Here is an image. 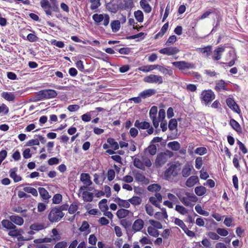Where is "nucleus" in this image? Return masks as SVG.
<instances>
[{
	"mask_svg": "<svg viewBox=\"0 0 248 248\" xmlns=\"http://www.w3.org/2000/svg\"><path fill=\"white\" fill-rule=\"evenodd\" d=\"M45 225L43 223H35L31 224L30 228L32 230L40 231L45 229Z\"/></svg>",
	"mask_w": 248,
	"mask_h": 248,
	"instance_id": "nucleus-36",
	"label": "nucleus"
},
{
	"mask_svg": "<svg viewBox=\"0 0 248 248\" xmlns=\"http://www.w3.org/2000/svg\"><path fill=\"white\" fill-rule=\"evenodd\" d=\"M10 219L13 223H15L17 225L21 226L24 223V219L22 217L16 216V215H12L9 217Z\"/></svg>",
	"mask_w": 248,
	"mask_h": 248,
	"instance_id": "nucleus-17",
	"label": "nucleus"
},
{
	"mask_svg": "<svg viewBox=\"0 0 248 248\" xmlns=\"http://www.w3.org/2000/svg\"><path fill=\"white\" fill-rule=\"evenodd\" d=\"M135 127L139 129H146L150 127V124L147 122H140L139 120H136L134 124Z\"/></svg>",
	"mask_w": 248,
	"mask_h": 248,
	"instance_id": "nucleus-22",
	"label": "nucleus"
},
{
	"mask_svg": "<svg viewBox=\"0 0 248 248\" xmlns=\"http://www.w3.org/2000/svg\"><path fill=\"white\" fill-rule=\"evenodd\" d=\"M199 49L201 52L204 54L207 57L210 55L212 52L211 47L210 46H207L204 48H199Z\"/></svg>",
	"mask_w": 248,
	"mask_h": 248,
	"instance_id": "nucleus-51",
	"label": "nucleus"
},
{
	"mask_svg": "<svg viewBox=\"0 0 248 248\" xmlns=\"http://www.w3.org/2000/svg\"><path fill=\"white\" fill-rule=\"evenodd\" d=\"M149 223L154 227L159 229L162 228V225L160 222L152 219L149 220Z\"/></svg>",
	"mask_w": 248,
	"mask_h": 248,
	"instance_id": "nucleus-56",
	"label": "nucleus"
},
{
	"mask_svg": "<svg viewBox=\"0 0 248 248\" xmlns=\"http://www.w3.org/2000/svg\"><path fill=\"white\" fill-rule=\"evenodd\" d=\"M175 210L183 215L187 213V210L185 207L180 205H176Z\"/></svg>",
	"mask_w": 248,
	"mask_h": 248,
	"instance_id": "nucleus-52",
	"label": "nucleus"
},
{
	"mask_svg": "<svg viewBox=\"0 0 248 248\" xmlns=\"http://www.w3.org/2000/svg\"><path fill=\"white\" fill-rule=\"evenodd\" d=\"M229 53L231 55H233V59L232 61H231L229 62L226 63V64L229 67H231L234 64L235 61L236 60V53L234 50H232L230 51Z\"/></svg>",
	"mask_w": 248,
	"mask_h": 248,
	"instance_id": "nucleus-54",
	"label": "nucleus"
},
{
	"mask_svg": "<svg viewBox=\"0 0 248 248\" xmlns=\"http://www.w3.org/2000/svg\"><path fill=\"white\" fill-rule=\"evenodd\" d=\"M156 93V91L154 89H147L143 91L140 93L141 98H146L149 97Z\"/></svg>",
	"mask_w": 248,
	"mask_h": 248,
	"instance_id": "nucleus-19",
	"label": "nucleus"
},
{
	"mask_svg": "<svg viewBox=\"0 0 248 248\" xmlns=\"http://www.w3.org/2000/svg\"><path fill=\"white\" fill-rule=\"evenodd\" d=\"M216 231L218 234L222 236H226L228 234V232L225 229L218 228Z\"/></svg>",
	"mask_w": 248,
	"mask_h": 248,
	"instance_id": "nucleus-59",
	"label": "nucleus"
},
{
	"mask_svg": "<svg viewBox=\"0 0 248 248\" xmlns=\"http://www.w3.org/2000/svg\"><path fill=\"white\" fill-rule=\"evenodd\" d=\"M226 83L223 80H219L216 82V86L215 89L217 91L220 92L221 90H226L225 86Z\"/></svg>",
	"mask_w": 248,
	"mask_h": 248,
	"instance_id": "nucleus-24",
	"label": "nucleus"
},
{
	"mask_svg": "<svg viewBox=\"0 0 248 248\" xmlns=\"http://www.w3.org/2000/svg\"><path fill=\"white\" fill-rule=\"evenodd\" d=\"M241 158V155H240V153L239 152L238 154H235L234 155V157L232 160V163L234 165V166L237 169H240V165L239 163V160H240Z\"/></svg>",
	"mask_w": 248,
	"mask_h": 248,
	"instance_id": "nucleus-37",
	"label": "nucleus"
},
{
	"mask_svg": "<svg viewBox=\"0 0 248 248\" xmlns=\"http://www.w3.org/2000/svg\"><path fill=\"white\" fill-rule=\"evenodd\" d=\"M143 80L145 82L150 83L161 84L163 83V78L161 76L153 74L145 77Z\"/></svg>",
	"mask_w": 248,
	"mask_h": 248,
	"instance_id": "nucleus-6",
	"label": "nucleus"
},
{
	"mask_svg": "<svg viewBox=\"0 0 248 248\" xmlns=\"http://www.w3.org/2000/svg\"><path fill=\"white\" fill-rule=\"evenodd\" d=\"M115 172L112 169H110L108 171V181H112L115 177Z\"/></svg>",
	"mask_w": 248,
	"mask_h": 248,
	"instance_id": "nucleus-64",
	"label": "nucleus"
},
{
	"mask_svg": "<svg viewBox=\"0 0 248 248\" xmlns=\"http://www.w3.org/2000/svg\"><path fill=\"white\" fill-rule=\"evenodd\" d=\"M207 149L205 147H198L195 150V153L200 155H203L207 153Z\"/></svg>",
	"mask_w": 248,
	"mask_h": 248,
	"instance_id": "nucleus-53",
	"label": "nucleus"
},
{
	"mask_svg": "<svg viewBox=\"0 0 248 248\" xmlns=\"http://www.w3.org/2000/svg\"><path fill=\"white\" fill-rule=\"evenodd\" d=\"M173 155V153L169 150L158 154L155 160V166L157 167H162L167 162L168 158L172 157Z\"/></svg>",
	"mask_w": 248,
	"mask_h": 248,
	"instance_id": "nucleus-1",
	"label": "nucleus"
},
{
	"mask_svg": "<svg viewBox=\"0 0 248 248\" xmlns=\"http://www.w3.org/2000/svg\"><path fill=\"white\" fill-rule=\"evenodd\" d=\"M167 145L169 148L174 151L179 150L181 147L180 143L176 141L170 142L168 143Z\"/></svg>",
	"mask_w": 248,
	"mask_h": 248,
	"instance_id": "nucleus-31",
	"label": "nucleus"
},
{
	"mask_svg": "<svg viewBox=\"0 0 248 248\" xmlns=\"http://www.w3.org/2000/svg\"><path fill=\"white\" fill-rule=\"evenodd\" d=\"M2 226L7 230L16 229V226L13 223V222L7 219H3L1 221Z\"/></svg>",
	"mask_w": 248,
	"mask_h": 248,
	"instance_id": "nucleus-18",
	"label": "nucleus"
},
{
	"mask_svg": "<svg viewBox=\"0 0 248 248\" xmlns=\"http://www.w3.org/2000/svg\"><path fill=\"white\" fill-rule=\"evenodd\" d=\"M80 179L85 185L90 186L92 184V182L91 180V177L88 173H81Z\"/></svg>",
	"mask_w": 248,
	"mask_h": 248,
	"instance_id": "nucleus-13",
	"label": "nucleus"
},
{
	"mask_svg": "<svg viewBox=\"0 0 248 248\" xmlns=\"http://www.w3.org/2000/svg\"><path fill=\"white\" fill-rule=\"evenodd\" d=\"M168 66L165 67L164 66L160 65L158 70L165 76L169 75L171 76L173 75V71L171 69H169Z\"/></svg>",
	"mask_w": 248,
	"mask_h": 248,
	"instance_id": "nucleus-32",
	"label": "nucleus"
},
{
	"mask_svg": "<svg viewBox=\"0 0 248 248\" xmlns=\"http://www.w3.org/2000/svg\"><path fill=\"white\" fill-rule=\"evenodd\" d=\"M230 124L233 129L237 132L240 133L242 132V129L239 123L234 119H231Z\"/></svg>",
	"mask_w": 248,
	"mask_h": 248,
	"instance_id": "nucleus-25",
	"label": "nucleus"
},
{
	"mask_svg": "<svg viewBox=\"0 0 248 248\" xmlns=\"http://www.w3.org/2000/svg\"><path fill=\"white\" fill-rule=\"evenodd\" d=\"M91 2V8L95 9L100 5V0H90Z\"/></svg>",
	"mask_w": 248,
	"mask_h": 248,
	"instance_id": "nucleus-61",
	"label": "nucleus"
},
{
	"mask_svg": "<svg viewBox=\"0 0 248 248\" xmlns=\"http://www.w3.org/2000/svg\"><path fill=\"white\" fill-rule=\"evenodd\" d=\"M169 28V23H166L162 27L160 31L157 33L155 36V39H157L160 37H162L164 34L166 32Z\"/></svg>",
	"mask_w": 248,
	"mask_h": 248,
	"instance_id": "nucleus-30",
	"label": "nucleus"
},
{
	"mask_svg": "<svg viewBox=\"0 0 248 248\" xmlns=\"http://www.w3.org/2000/svg\"><path fill=\"white\" fill-rule=\"evenodd\" d=\"M129 202L134 205H140L141 202V199L138 196H134L128 200Z\"/></svg>",
	"mask_w": 248,
	"mask_h": 248,
	"instance_id": "nucleus-41",
	"label": "nucleus"
},
{
	"mask_svg": "<svg viewBox=\"0 0 248 248\" xmlns=\"http://www.w3.org/2000/svg\"><path fill=\"white\" fill-rule=\"evenodd\" d=\"M179 198L180 201L186 206H192L193 205L191 204V202L189 201V199L186 196V197H181L178 194L177 195Z\"/></svg>",
	"mask_w": 248,
	"mask_h": 248,
	"instance_id": "nucleus-43",
	"label": "nucleus"
},
{
	"mask_svg": "<svg viewBox=\"0 0 248 248\" xmlns=\"http://www.w3.org/2000/svg\"><path fill=\"white\" fill-rule=\"evenodd\" d=\"M225 48L223 47H217L215 49L212 55V58L215 61H218L221 59L222 53L224 51Z\"/></svg>",
	"mask_w": 248,
	"mask_h": 248,
	"instance_id": "nucleus-11",
	"label": "nucleus"
},
{
	"mask_svg": "<svg viewBox=\"0 0 248 248\" xmlns=\"http://www.w3.org/2000/svg\"><path fill=\"white\" fill-rule=\"evenodd\" d=\"M106 8L110 12L115 13L118 10V5L111 2L106 4Z\"/></svg>",
	"mask_w": 248,
	"mask_h": 248,
	"instance_id": "nucleus-34",
	"label": "nucleus"
},
{
	"mask_svg": "<svg viewBox=\"0 0 248 248\" xmlns=\"http://www.w3.org/2000/svg\"><path fill=\"white\" fill-rule=\"evenodd\" d=\"M82 197L84 202H91L93 201V193L90 192L83 191L82 193Z\"/></svg>",
	"mask_w": 248,
	"mask_h": 248,
	"instance_id": "nucleus-33",
	"label": "nucleus"
},
{
	"mask_svg": "<svg viewBox=\"0 0 248 248\" xmlns=\"http://www.w3.org/2000/svg\"><path fill=\"white\" fill-rule=\"evenodd\" d=\"M201 95L202 100L206 105L211 102L215 98V94L211 90L203 91Z\"/></svg>",
	"mask_w": 248,
	"mask_h": 248,
	"instance_id": "nucleus-4",
	"label": "nucleus"
},
{
	"mask_svg": "<svg viewBox=\"0 0 248 248\" xmlns=\"http://www.w3.org/2000/svg\"><path fill=\"white\" fill-rule=\"evenodd\" d=\"M206 189L203 186H197L195 188V193L199 196H202L205 194Z\"/></svg>",
	"mask_w": 248,
	"mask_h": 248,
	"instance_id": "nucleus-35",
	"label": "nucleus"
},
{
	"mask_svg": "<svg viewBox=\"0 0 248 248\" xmlns=\"http://www.w3.org/2000/svg\"><path fill=\"white\" fill-rule=\"evenodd\" d=\"M64 213L61 212L57 208L54 207L50 210L47 218L50 223L58 222L64 217Z\"/></svg>",
	"mask_w": 248,
	"mask_h": 248,
	"instance_id": "nucleus-2",
	"label": "nucleus"
},
{
	"mask_svg": "<svg viewBox=\"0 0 248 248\" xmlns=\"http://www.w3.org/2000/svg\"><path fill=\"white\" fill-rule=\"evenodd\" d=\"M202 159L201 157H198L195 160V167L197 169H200L202 165Z\"/></svg>",
	"mask_w": 248,
	"mask_h": 248,
	"instance_id": "nucleus-62",
	"label": "nucleus"
},
{
	"mask_svg": "<svg viewBox=\"0 0 248 248\" xmlns=\"http://www.w3.org/2000/svg\"><path fill=\"white\" fill-rule=\"evenodd\" d=\"M130 213V211L124 208L118 210L116 213L117 217L119 218H123L127 217Z\"/></svg>",
	"mask_w": 248,
	"mask_h": 248,
	"instance_id": "nucleus-27",
	"label": "nucleus"
},
{
	"mask_svg": "<svg viewBox=\"0 0 248 248\" xmlns=\"http://www.w3.org/2000/svg\"><path fill=\"white\" fill-rule=\"evenodd\" d=\"M159 53L168 56L174 55L179 52V49L175 47H169L162 48L159 50Z\"/></svg>",
	"mask_w": 248,
	"mask_h": 248,
	"instance_id": "nucleus-9",
	"label": "nucleus"
},
{
	"mask_svg": "<svg viewBox=\"0 0 248 248\" xmlns=\"http://www.w3.org/2000/svg\"><path fill=\"white\" fill-rule=\"evenodd\" d=\"M51 44L59 48H63L64 46V44L63 42L60 41H58L56 40H52Z\"/></svg>",
	"mask_w": 248,
	"mask_h": 248,
	"instance_id": "nucleus-63",
	"label": "nucleus"
},
{
	"mask_svg": "<svg viewBox=\"0 0 248 248\" xmlns=\"http://www.w3.org/2000/svg\"><path fill=\"white\" fill-rule=\"evenodd\" d=\"M162 195L159 193H156L154 196L149 198V201L155 206L160 208L159 203L162 202Z\"/></svg>",
	"mask_w": 248,
	"mask_h": 248,
	"instance_id": "nucleus-10",
	"label": "nucleus"
},
{
	"mask_svg": "<svg viewBox=\"0 0 248 248\" xmlns=\"http://www.w3.org/2000/svg\"><path fill=\"white\" fill-rule=\"evenodd\" d=\"M57 95V93L54 90H43L38 92L37 94L38 100H42L43 99H49L55 98Z\"/></svg>",
	"mask_w": 248,
	"mask_h": 248,
	"instance_id": "nucleus-3",
	"label": "nucleus"
},
{
	"mask_svg": "<svg viewBox=\"0 0 248 248\" xmlns=\"http://www.w3.org/2000/svg\"><path fill=\"white\" fill-rule=\"evenodd\" d=\"M107 200L104 199L99 202V207L100 210L103 212H105L108 209V206L107 205Z\"/></svg>",
	"mask_w": 248,
	"mask_h": 248,
	"instance_id": "nucleus-40",
	"label": "nucleus"
},
{
	"mask_svg": "<svg viewBox=\"0 0 248 248\" xmlns=\"http://www.w3.org/2000/svg\"><path fill=\"white\" fill-rule=\"evenodd\" d=\"M177 126V122L175 119H172L170 121V122L169 123V125H168V127H169L170 130L172 131V130L175 129V128H176Z\"/></svg>",
	"mask_w": 248,
	"mask_h": 248,
	"instance_id": "nucleus-50",
	"label": "nucleus"
},
{
	"mask_svg": "<svg viewBox=\"0 0 248 248\" xmlns=\"http://www.w3.org/2000/svg\"><path fill=\"white\" fill-rule=\"evenodd\" d=\"M110 26L112 31L114 32H116L120 29L121 22L118 20H113L111 22Z\"/></svg>",
	"mask_w": 248,
	"mask_h": 248,
	"instance_id": "nucleus-28",
	"label": "nucleus"
},
{
	"mask_svg": "<svg viewBox=\"0 0 248 248\" xmlns=\"http://www.w3.org/2000/svg\"><path fill=\"white\" fill-rule=\"evenodd\" d=\"M114 201L116 202L119 206L128 208L130 207V203L128 200H124L121 199L119 197H117L114 199Z\"/></svg>",
	"mask_w": 248,
	"mask_h": 248,
	"instance_id": "nucleus-16",
	"label": "nucleus"
},
{
	"mask_svg": "<svg viewBox=\"0 0 248 248\" xmlns=\"http://www.w3.org/2000/svg\"><path fill=\"white\" fill-rule=\"evenodd\" d=\"M148 233L153 237H158L159 235V232L152 227H148L147 228Z\"/></svg>",
	"mask_w": 248,
	"mask_h": 248,
	"instance_id": "nucleus-48",
	"label": "nucleus"
},
{
	"mask_svg": "<svg viewBox=\"0 0 248 248\" xmlns=\"http://www.w3.org/2000/svg\"><path fill=\"white\" fill-rule=\"evenodd\" d=\"M107 142L109 143L111 147L115 150H117L119 148V144L117 142L115 141V140L112 138H108L107 140Z\"/></svg>",
	"mask_w": 248,
	"mask_h": 248,
	"instance_id": "nucleus-49",
	"label": "nucleus"
},
{
	"mask_svg": "<svg viewBox=\"0 0 248 248\" xmlns=\"http://www.w3.org/2000/svg\"><path fill=\"white\" fill-rule=\"evenodd\" d=\"M148 151L149 153L152 155H154L156 153L157 148L155 145H151L148 147Z\"/></svg>",
	"mask_w": 248,
	"mask_h": 248,
	"instance_id": "nucleus-57",
	"label": "nucleus"
},
{
	"mask_svg": "<svg viewBox=\"0 0 248 248\" xmlns=\"http://www.w3.org/2000/svg\"><path fill=\"white\" fill-rule=\"evenodd\" d=\"M145 37V34L144 32H141L140 33H139L137 34L127 36L126 37L127 39H138V41H140L141 40H142Z\"/></svg>",
	"mask_w": 248,
	"mask_h": 248,
	"instance_id": "nucleus-39",
	"label": "nucleus"
},
{
	"mask_svg": "<svg viewBox=\"0 0 248 248\" xmlns=\"http://www.w3.org/2000/svg\"><path fill=\"white\" fill-rule=\"evenodd\" d=\"M1 96L8 101H14L15 99V95L11 92H2L1 93Z\"/></svg>",
	"mask_w": 248,
	"mask_h": 248,
	"instance_id": "nucleus-23",
	"label": "nucleus"
},
{
	"mask_svg": "<svg viewBox=\"0 0 248 248\" xmlns=\"http://www.w3.org/2000/svg\"><path fill=\"white\" fill-rule=\"evenodd\" d=\"M95 23L97 26H107L109 21V16H93Z\"/></svg>",
	"mask_w": 248,
	"mask_h": 248,
	"instance_id": "nucleus-7",
	"label": "nucleus"
},
{
	"mask_svg": "<svg viewBox=\"0 0 248 248\" xmlns=\"http://www.w3.org/2000/svg\"><path fill=\"white\" fill-rule=\"evenodd\" d=\"M38 191L40 195V196L42 199L45 201L48 200L50 198V196L49 195L47 191L44 187H39Z\"/></svg>",
	"mask_w": 248,
	"mask_h": 248,
	"instance_id": "nucleus-26",
	"label": "nucleus"
},
{
	"mask_svg": "<svg viewBox=\"0 0 248 248\" xmlns=\"http://www.w3.org/2000/svg\"><path fill=\"white\" fill-rule=\"evenodd\" d=\"M62 200V196L60 194H55L52 199L53 203L54 204L60 203Z\"/></svg>",
	"mask_w": 248,
	"mask_h": 248,
	"instance_id": "nucleus-55",
	"label": "nucleus"
},
{
	"mask_svg": "<svg viewBox=\"0 0 248 248\" xmlns=\"http://www.w3.org/2000/svg\"><path fill=\"white\" fill-rule=\"evenodd\" d=\"M199 182V178L197 176H191L186 182V185L188 187L193 186Z\"/></svg>",
	"mask_w": 248,
	"mask_h": 248,
	"instance_id": "nucleus-15",
	"label": "nucleus"
},
{
	"mask_svg": "<svg viewBox=\"0 0 248 248\" xmlns=\"http://www.w3.org/2000/svg\"><path fill=\"white\" fill-rule=\"evenodd\" d=\"M41 6L44 10L47 15H51V13L50 10L51 4L48 0H42L40 2Z\"/></svg>",
	"mask_w": 248,
	"mask_h": 248,
	"instance_id": "nucleus-14",
	"label": "nucleus"
},
{
	"mask_svg": "<svg viewBox=\"0 0 248 248\" xmlns=\"http://www.w3.org/2000/svg\"><path fill=\"white\" fill-rule=\"evenodd\" d=\"M192 166L189 164H186L182 171V174L183 177H187L191 174Z\"/></svg>",
	"mask_w": 248,
	"mask_h": 248,
	"instance_id": "nucleus-21",
	"label": "nucleus"
},
{
	"mask_svg": "<svg viewBox=\"0 0 248 248\" xmlns=\"http://www.w3.org/2000/svg\"><path fill=\"white\" fill-rule=\"evenodd\" d=\"M90 226L88 222L86 221H83L82 223L81 226L79 228V230L80 232H85L89 229Z\"/></svg>",
	"mask_w": 248,
	"mask_h": 248,
	"instance_id": "nucleus-60",
	"label": "nucleus"
},
{
	"mask_svg": "<svg viewBox=\"0 0 248 248\" xmlns=\"http://www.w3.org/2000/svg\"><path fill=\"white\" fill-rule=\"evenodd\" d=\"M157 112V108L155 106L152 107L149 112L150 117L151 120L156 119V114Z\"/></svg>",
	"mask_w": 248,
	"mask_h": 248,
	"instance_id": "nucleus-44",
	"label": "nucleus"
},
{
	"mask_svg": "<svg viewBox=\"0 0 248 248\" xmlns=\"http://www.w3.org/2000/svg\"><path fill=\"white\" fill-rule=\"evenodd\" d=\"M195 210L197 213L200 214V215L204 216H209V212L207 211H206L205 210H203L202 209V206L199 204L197 205L195 207Z\"/></svg>",
	"mask_w": 248,
	"mask_h": 248,
	"instance_id": "nucleus-47",
	"label": "nucleus"
},
{
	"mask_svg": "<svg viewBox=\"0 0 248 248\" xmlns=\"http://www.w3.org/2000/svg\"><path fill=\"white\" fill-rule=\"evenodd\" d=\"M78 209V204L76 202H73L68 208V213L70 214H74Z\"/></svg>",
	"mask_w": 248,
	"mask_h": 248,
	"instance_id": "nucleus-45",
	"label": "nucleus"
},
{
	"mask_svg": "<svg viewBox=\"0 0 248 248\" xmlns=\"http://www.w3.org/2000/svg\"><path fill=\"white\" fill-rule=\"evenodd\" d=\"M177 166L176 165H170L165 171L164 176L165 179L169 180L171 176L175 177L178 174L177 170Z\"/></svg>",
	"mask_w": 248,
	"mask_h": 248,
	"instance_id": "nucleus-5",
	"label": "nucleus"
},
{
	"mask_svg": "<svg viewBox=\"0 0 248 248\" xmlns=\"http://www.w3.org/2000/svg\"><path fill=\"white\" fill-rule=\"evenodd\" d=\"M17 169L14 168L10 170V176L14 180L15 182H18L21 180V176L17 175L16 173Z\"/></svg>",
	"mask_w": 248,
	"mask_h": 248,
	"instance_id": "nucleus-20",
	"label": "nucleus"
},
{
	"mask_svg": "<svg viewBox=\"0 0 248 248\" xmlns=\"http://www.w3.org/2000/svg\"><path fill=\"white\" fill-rule=\"evenodd\" d=\"M23 190L27 193H31L34 196H38V192L37 190L31 187L27 186L23 188Z\"/></svg>",
	"mask_w": 248,
	"mask_h": 248,
	"instance_id": "nucleus-42",
	"label": "nucleus"
},
{
	"mask_svg": "<svg viewBox=\"0 0 248 248\" xmlns=\"http://www.w3.org/2000/svg\"><path fill=\"white\" fill-rule=\"evenodd\" d=\"M134 166L140 169L144 170L145 167L143 163L140 159L136 158L134 159L133 161Z\"/></svg>",
	"mask_w": 248,
	"mask_h": 248,
	"instance_id": "nucleus-38",
	"label": "nucleus"
},
{
	"mask_svg": "<svg viewBox=\"0 0 248 248\" xmlns=\"http://www.w3.org/2000/svg\"><path fill=\"white\" fill-rule=\"evenodd\" d=\"M186 195L188 198L190 202H196L198 200V198L193 193L186 192Z\"/></svg>",
	"mask_w": 248,
	"mask_h": 248,
	"instance_id": "nucleus-58",
	"label": "nucleus"
},
{
	"mask_svg": "<svg viewBox=\"0 0 248 248\" xmlns=\"http://www.w3.org/2000/svg\"><path fill=\"white\" fill-rule=\"evenodd\" d=\"M140 3L141 8L145 13H149L151 12V7L146 0H141Z\"/></svg>",
	"mask_w": 248,
	"mask_h": 248,
	"instance_id": "nucleus-29",
	"label": "nucleus"
},
{
	"mask_svg": "<svg viewBox=\"0 0 248 248\" xmlns=\"http://www.w3.org/2000/svg\"><path fill=\"white\" fill-rule=\"evenodd\" d=\"M161 188V186L159 185L154 184L149 186L147 189L149 191L154 192L160 191Z\"/></svg>",
	"mask_w": 248,
	"mask_h": 248,
	"instance_id": "nucleus-46",
	"label": "nucleus"
},
{
	"mask_svg": "<svg viewBox=\"0 0 248 248\" xmlns=\"http://www.w3.org/2000/svg\"><path fill=\"white\" fill-rule=\"evenodd\" d=\"M143 221L141 219H138L134 221L132 225V229L135 232L140 231L143 228Z\"/></svg>",
	"mask_w": 248,
	"mask_h": 248,
	"instance_id": "nucleus-12",
	"label": "nucleus"
},
{
	"mask_svg": "<svg viewBox=\"0 0 248 248\" xmlns=\"http://www.w3.org/2000/svg\"><path fill=\"white\" fill-rule=\"evenodd\" d=\"M173 66L177 67L180 70H185L186 69L192 68L193 67L192 64L187 62L185 61L174 62H172Z\"/></svg>",
	"mask_w": 248,
	"mask_h": 248,
	"instance_id": "nucleus-8",
	"label": "nucleus"
}]
</instances>
